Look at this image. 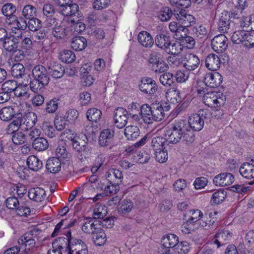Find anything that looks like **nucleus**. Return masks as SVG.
<instances>
[{
	"label": "nucleus",
	"instance_id": "f257e3e1",
	"mask_svg": "<svg viewBox=\"0 0 254 254\" xmlns=\"http://www.w3.org/2000/svg\"><path fill=\"white\" fill-rule=\"evenodd\" d=\"M166 140L172 143H177L181 139L187 144L192 143L195 140L193 131L190 129L188 122L184 120L176 121L165 128Z\"/></svg>",
	"mask_w": 254,
	"mask_h": 254
},
{
	"label": "nucleus",
	"instance_id": "f03ea898",
	"mask_svg": "<svg viewBox=\"0 0 254 254\" xmlns=\"http://www.w3.org/2000/svg\"><path fill=\"white\" fill-rule=\"evenodd\" d=\"M32 73L33 79L30 83V87L33 92L38 93L48 84L50 78L47 69L42 65L35 66Z\"/></svg>",
	"mask_w": 254,
	"mask_h": 254
},
{
	"label": "nucleus",
	"instance_id": "7ed1b4c3",
	"mask_svg": "<svg viewBox=\"0 0 254 254\" xmlns=\"http://www.w3.org/2000/svg\"><path fill=\"white\" fill-rule=\"evenodd\" d=\"M174 15L178 22L172 21L169 23V28L173 33H177L181 28L188 29V27L194 25L196 23L195 18L191 14L187 13L184 10H180L179 12L174 11Z\"/></svg>",
	"mask_w": 254,
	"mask_h": 254
},
{
	"label": "nucleus",
	"instance_id": "20e7f679",
	"mask_svg": "<svg viewBox=\"0 0 254 254\" xmlns=\"http://www.w3.org/2000/svg\"><path fill=\"white\" fill-rule=\"evenodd\" d=\"M5 23L10 28L11 35L18 39L22 38V30L27 27V22L23 17H9L5 19Z\"/></svg>",
	"mask_w": 254,
	"mask_h": 254
},
{
	"label": "nucleus",
	"instance_id": "39448f33",
	"mask_svg": "<svg viewBox=\"0 0 254 254\" xmlns=\"http://www.w3.org/2000/svg\"><path fill=\"white\" fill-rule=\"evenodd\" d=\"M66 236L67 246L65 251L67 254H88L87 247L83 241L81 240H73L70 231L67 232Z\"/></svg>",
	"mask_w": 254,
	"mask_h": 254
},
{
	"label": "nucleus",
	"instance_id": "423d86ee",
	"mask_svg": "<svg viewBox=\"0 0 254 254\" xmlns=\"http://www.w3.org/2000/svg\"><path fill=\"white\" fill-rule=\"evenodd\" d=\"M37 120V116L36 113L29 112L21 118L17 117V119L14 121L11 126H15L16 130L21 128V130L26 131L34 127Z\"/></svg>",
	"mask_w": 254,
	"mask_h": 254
},
{
	"label": "nucleus",
	"instance_id": "0eeeda50",
	"mask_svg": "<svg viewBox=\"0 0 254 254\" xmlns=\"http://www.w3.org/2000/svg\"><path fill=\"white\" fill-rule=\"evenodd\" d=\"M222 96V94L220 92H209L204 95L202 100L203 103L209 107H218L224 103V100Z\"/></svg>",
	"mask_w": 254,
	"mask_h": 254
},
{
	"label": "nucleus",
	"instance_id": "6e6552de",
	"mask_svg": "<svg viewBox=\"0 0 254 254\" xmlns=\"http://www.w3.org/2000/svg\"><path fill=\"white\" fill-rule=\"evenodd\" d=\"M36 232L35 230L30 231L23 235L18 241L19 245H24L28 250H33L37 247L36 242Z\"/></svg>",
	"mask_w": 254,
	"mask_h": 254
},
{
	"label": "nucleus",
	"instance_id": "1a4fd4ad",
	"mask_svg": "<svg viewBox=\"0 0 254 254\" xmlns=\"http://www.w3.org/2000/svg\"><path fill=\"white\" fill-rule=\"evenodd\" d=\"M228 40L224 34L215 36L211 41L212 49L216 52L221 53L225 51L228 46Z\"/></svg>",
	"mask_w": 254,
	"mask_h": 254
},
{
	"label": "nucleus",
	"instance_id": "9d476101",
	"mask_svg": "<svg viewBox=\"0 0 254 254\" xmlns=\"http://www.w3.org/2000/svg\"><path fill=\"white\" fill-rule=\"evenodd\" d=\"M180 31L174 33V37L176 40H179L182 45H185L189 49H192L195 45L194 39L188 35L189 29H186L185 28H181Z\"/></svg>",
	"mask_w": 254,
	"mask_h": 254
},
{
	"label": "nucleus",
	"instance_id": "9b49d317",
	"mask_svg": "<svg viewBox=\"0 0 254 254\" xmlns=\"http://www.w3.org/2000/svg\"><path fill=\"white\" fill-rule=\"evenodd\" d=\"M203 111H199L197 113L194 114L190 116L188 125L190 129L199 131L202 129L204 126Z\"/></svg>",
	"mask_w": 254,
	"mask_h": 254
},
{
	"label": "nucleus",
	"instance_id": "f8f14e48",
	"mask_svg": "<svg viewBox=\"0 0 254 254\" xmlns=\"http://www.w3.org/2000/svg\"><path fill=\"white\" fill-rule=\"evenodd\" d=\"M182 63L183 66L188 70H193L198 66L199 60L192 54H186L182 56Z\"/></svg>",
	"mask_w": 254,
	"mask_h": 254
},
{
	"label": "nucleus",
	"instance_id": "ddd939ff",
	"mask_svg": "<svg viewBox=\"0 0 254 254\" xmlns=\"http://www.w3.org/2000/svg\"><path fill=\"white\" fill-rule=\"evenodd\" d=\"M139 88L144 93L153 94L157 90V85L155 81L151 78L145 77L141 80Z\"/></svg>",
	"mask_w": 254,
	"mask_h": 254
},
{
	"label": "nucleus",
	"instance_id": "4468645a",
	"mask_svg": "<svg viewBox=\"0 0 254 254\" xmlns=\"http://www.w3.org/2000/svg\"><path fill=\"white\" fill-rule=\"evenodd\" d=\"M128 120L127 112L123 108H118L114 112V121L116 127L122 128L126 125Z\"/></svg>",
	"mask_w": 254,
	"mask_h": 254
},
{
	"label": "nucleus",
	"instance_id": "2eb2a0df",
	"mask_svg": "<svg viewBox=\"0 0 254 254\" xmlns=\"http://www.w3.org/2000/svg\"><path fill=\"white\" fill-rule=\"evenodd\" d=\"M222 76L218 72H209L204 77V82L207 86L215 88L219 86L222 82Z\"/></svg>",
	"mask_w": 254,
	"mask_h": 254
},
{
	"label": "nucleus",
	"instance_id": "dca6fc26",
	"mask_svg": "<svg viewBox=\"0 0 254 254\" xmlns=\"http://www.w3.org/2000/svg\"><path fill=\"white\" fill-rule=\"evenodd\" d=\"M105 178L111 185H119L122 182L123 175L120 170L111 169L106 172Z\"/></svg>",
	"mask_w": 254,
	"mask_h": 254
},
{
	"label": "nucleus",
	"instance_id": "f3484780",
	"mask_svg": "<svg viewBox=\"0 0 254 254\" xmlns=\"http://www.w3.org/2000/svg\"><path fill=\"white\" fill-rule=\"evenodd\" d=\"M234 181V177L229 173H224L216 176L213 183L218 186H226L232 184Z\"/></svg>",
	"mask_w": 254,
	"mask_h": 254
},
{
	"label": "nucleus",
	"instance_id": "a211bd4d",
	"mask_svg": "<svg viewBox=\"0 0 254 254\" xmlns=\"http://www.w3.org/2000/svg\"><path fill=\"white\" fill-rule=\"evenodd\" d=\"M190 217L189 218L203 229H205L207 226V220L203 218L202 212L199 209L189 210Z\"/></svg>",
	"mask_w": 254,
	"mask_h": 254
},
{
	"label": "nucleus",
	"instance_id": "6ab92c4d",
	"mask_svg": "<svg viewBox=\"0 0 254 254\" xmlns=\"http://www.w3.org/2000/svg\"><path fill=\"white\" fill-rule=\"evenodd\" d=\"M232 235L227 230H222L216 233L215 236L214 244L217 245V248H219L227 244L231 239Z\"/></svg>",
	"mask_w": 254,
	"mask_h": 254
},
{
	"label": "nucleus",
	"instance_id": "aec40b11",
	"mask_svg": "<svg viewBox=\"0 0 254 254\" xmlns=\"http://www.w3.org/2000/svg\"><path fill=\"white\" fill-rule=\"evenodd\" d=\"M88 139L85 134L76 136L71 142L73 148L79 152L85 151Z\"/></svg>",
	"mask_w": 254,
	"mask_h": 254
},
{
	"label": "nucleus",
	"instance_id": "412c9836",
	"mask_svg": "<svg viewBox=\"0 0 254 254\" xmlns=\"http://www.w3.org/2000/svg\"><path fill=\"white\" fill-rule=\"evenodd\" d=\"M205 64L209 70H217L220 66V59L217 55L210 54L206 58Z\"/></svg>",
	"mask_w": 254,
	"mask_h": 254
},
{
	"label": "nucleus",
	"instance_id": "4be33fe9",
	"mask_svg": "<svg viewBox=\"0 0 254 254\" xmlns=\"http://www.w3.org/2000/svg\"><path fill=\"white\" fill-rule=\"evenodd\" d=\"M29 198L36 202H43L46 200V191L42 188H32L28 191Z\"/></svg>",
	"mask_w": 254,
	"mask_h": 254
},
{
	"label": "nucleus",
	"instance_id": "5701e85b",
	"mask_svg": "<svg viewBox=\"0 0 254 254\" xmlns=\"http://www.w3.org/2000/svg\"><path fill=\"white\" fill-rule=\"evenodd\" d=\"M66 238H59L52 243V248L48 251L47 254H62V249H66Z\"/></svg>",
	"mask_w": 254,
	"mask_h": 254
},
{
	"label": "nucleus",
	"instance_id": "b1692460",
	"mask_svg": "<svg viewBox=\"0 0 254 254\" xmlns=\"http://www.w3.org/2000/svg\"><path fill=\"white\" fill-rule=\"evenodd\" d=\"M138 41L141 45L145 48H151L154 44V39L147 31H141L138 35Z\"/></svg>",
	"mask_w": 254,
	"mask_h": 254
},
{
	"label": "nucleus",
	"instance_id": "393cba45",
	"mask_svg": "<svg viewBox=\"0 0 254 254\" xmlns=\"http://www.w3.org/2000/svg\"><path fill=\"white\" fill-rule=\"evenodd\" d=\"M78 5L76 3H69L58 8L59 12L65 17H71L78 11Z\"/></svg>",
	"mask_w": 254,
	"mask_h": 254
},
{
	"label": "nucleus",
	"instance_id": "a878e982",
	"mask_svg": "<svg viewBox=\"0 0 254 254\" xmlns=\"http://www.w3.org/2000/svg\"><path fill=\"white\" fill-rule=\"evenodd\" d=\"M114 135V132L113 130L110 129L103 130L99 138V144L102 146L108 145L111 143Z\"/></svg>",
	"mask_w": 254,
	"mask_h": 254
},
{
	"label": "nucleus",
	"instance_id": "bb28decb",
	"mask_svg": "<svg viewBox=\"0 0 254 254\" xmlns=\"http://www.w3.org/2000/svg\"><path fill=\"white\" fill-rule=\"evenodd\" d=\"M10 36L6 38L3 41V47L7 51H14L17 48V44L20 42L21 38L18 39L10 34Z\"/></svg>",
	"mask_w": 254,
	"mask_h": 254
},
{
	"label": "nucleus",
	"instance_id": "cd10ccee",
	"mask_svg": "<svg viewBox=\"0 0 254 254\" xmlns=\"http://www.w3.org/2000/svg\"><path fill=\"white\" fill-rule=\"evenodd\" d=\"M239 172L241 175L246 179L254 178V166L250 163H243L240 168Z\"/></svg>",
	"mask_w": 254,
	"mask_h": 254
},
{
	"label": "nucleus",
	"instance_id": "c85d7f7f",
	"mask_svg": "<svg viewBox=\"0 0 254 254\" xmlns=\"http://www.w3.org/2000/svg\"><path fill=\"white\" fill-rule=\"evenodd\" d=\"M100 224L92 219H87L82 225V230L85 233L93 234L98 231Z\"/></svg>",
	"mask_w": 254,
	"mask_h": 254
},
{
	"label": "nucleus",
	"instance_id": "c756f323",
	"mask_svg": "<svg viewBox=\"0 0 254 254\" xmlns=\"http://www.w3.org/2000/svg\"><path fill=\"white\" fill-rule=\"evenodd\" d=\"M27 164L30 169L33 171H39L43 167V163L35 155H30L27 159Z\"/></svg>",
	"mask_w": 254,
	"mask_h": 254
},
{
	"label": "nucleus",
	"instance_id": "7c9ffc66",
	"mask_svg": "<svg viewBox=\"0 0 254 254\" xmlns=\"http://www.w3.org/2000/svg\"><path fill=\"white\" fill-rule=\"evenodd\" d=\"M13 108L11 106H6L0 110V119L3 122H9L15 118Z\"/></svg>",
	"mask_w": 254,
	"mask_h": 254
},
{
	"label": "nucleus",
	"instance_id": "2f4dec72",
	"mask_svg": "<svg viewBox=\"0 0 254 254\" xmlns=\"http://www.w3.org/2000/svg\"><path fill=\"white\" fill-rule=\"evenodd\" d=\"M61 162L59 159L55 157L50 158L47 161L46 168L50 172L56 173L61 170Z\"/></svg>",
	"mask_w": 254,
	"mask_h": 254
},
{
	"label": "nucleus",
	"instance_id": "473e14b6",
	"mask_svg": "<svg viewBox=\"0 0 254 254\" xmlns=\"http://www.w3.org/2000/svg\"><path fill=\"white\" fill-rule=\"evenodd\" d=\"M56 158L63 163L68 161L71 157L70 154L67 151L64 145H59L55 151Z\"/></svg>",
	"mask_w": 254,
	"mask_h": 254
},
{
	"label": "nucleus",
	"instance_id": "72a5a7b5",
	"mask_svg": "<svg viewBox=\"0 0 254 254\" xmlns=\"http://www.w3.org/2000/svg\"><path fill=\"white\" fill-rule=\"evenodd\" d=\"M156 45L160 48L166 51L169 44H171L169 36L165 34H160L157 35L155 39Z\"/></svg>",
	"mask_w": 254,
	"mask_h": 254
},
{
	"label": "nucleus",
	"instance_id": "f704fd0d",
	"mask_svg": "<svg viewBox=\"0 0 254 254\" xmlns=\"http://www.w3.org/2000/svg\"><path fill=\"white\" fill-rule=\"evenodd\" d=\"M144 122L148 124L154 122L151 107L147 104H144L141 106V113Z\"/></svg>",
	"mask_w": 254,
	"mask_h": 254
},
{
	"label": "nucleus",
	"instance_id": "c9c22d12",
	"mask_svg": "<svg viewBox=\"0 0 254 254\" xmlns=\"http://www.w3.org/2000/svg\"><path fill=\"white\" fill-rule=\"evenodd\" d=\"M92 235L93 240L95 245L101 246L105 244L107 241L106 235L100 227Z\"/></svg>",
	"mask_w": 254,
	"mask_h": 254
},
{
	"label": "nucleus",
	"instance_id": "e433bc0d",
	"mask_svg": "<svg viewBox=\"0 0 254 254\" xmlns=\"http://www.w3.org/2000/svg\"><path fill=\"white\" fill-rule=\"evenodd\" d=\"M230 27L229 16L226 13H222L218 22V29L220 32L225 33Z\"/></svg>",
	"mask_w": 254,
	"mask_h": 254
},
{
	"label": "nucleus",
	"instance_id": "4c0bfd02",
	"mask_svg": "<svg viewBox=\"0 0 254 254\" xmlns=\"http://www.w3.org/2000/svg\"><path fill=\"white\" fill-rule=\"evenodd\" d=\"M86 39L83 37H76L72 39L71 47L75 50L80 51L84 50L87 46Z\"/></svg>",
	"mask_w": 254,
	"mask_h": 254
},
{
	"label": "nucleus",
	"instance_id": "58836bf2",
	"mask_svg": "<svg viewBox=\"0 0 254 254\" xmlns=\"http://www.w3.org/2000/svg\"><path fill=\"white\" fill-rule=\"evenodd\" d=\"M139 134V128L136 126H128L125 129V135L128 140H134Z\"/></svg>",
	"mask_w": 254,
	"mask_h": 254
},
{
	"label": "nucleus",
	"instance_id": "ea45409f",
	"mask_svg": "<svg viewBox=\"0 0 254 254\" xmlns=\"http://www.w3.org/2000/svg\"><path fill=\"white\" fill-rule=\"evenodd\" d=\"M178 237L173 234L165 235L162 239L163 246L167 248H174L178 244Z\"/></svg>",
	"mask_w": 254,
	"mask_h": 254
},
{
	"label": "nucleus",
	"instance_id": "a19ab883",
	"mask_svg": "<svg viewBox=\"0 0 254 254\" xmlns=\"http://www.w3.org/2000/svg\"><path fill=\"white\" fill-rule=\"evenodd\" d=\"M154 121H160L164 118V110L159 103L153 104L151 107Z\"/></svg>",
	"mask_w": 254,
	"mask_h": 254
},
{
	"label": "nucleus",
	"instance_id": "79ce46f5",
	"mask_svg": "<svg viewBox=\"0 0 254 254\" xmlns=\"http://www.w3.org/2000/svg\"><path fill=\"white\" fill-rule=\"evenodd\" d=\"M166 98L168 101L174 104L181 101L180 92L179 90L170 89L166 93Z\"/></svg>",
	"mask_w": 254,
	"mask_h": 254
},
{
	"label": "nucleus",
	"instance_id": "37998d69",
	"mask_svg": "<svg viewBox=\"0 0 254 254\" xmlns=\"http://www.w3.org/2000/svg\"><path fill=\"white\" fill-rule=\"evenodd\" d=\"M102 116V112L95 108L88 109L86 112V117L88 121L97 123L100 121Z\"/></svg>",
	"mask_w": 254,
	"mask_h": 254
},
{
	"label": "nucleus",
	"instance_id": "c03bdc74",
	"mask_svg": "<svg viewBox=\"0 0 254 254\" xmlns=\"http://www.w3.org/2000/svg\"><path fill=\"white\" fill-rule=\"evenodd\" d=\"M199 227H200L198 224H196L194 221L188 218V219L182 224L181 231L183 233L187 234L197 229Z\"/></svg>",
	"mask_w": 254,
	"mask_h": 254
},
{
	"label": "nucleus",
	"instance_id": "a18cd8bd",
	"mask_svg": "<svg viewBox=\"0 0 254 254\" xmlns=\"http://www.w3.org/2000/svg\"><path fill=\"white\" fill-rule=\"evenodd\" d=\"M49 72L53 78H60L64 74V69L58 63H54L52 66L49 67Z\"/></svg>",
	"mask_w": 254,
	"mask_h": 254
},
{
	"label": "nucleus",
	"instance_id": "49530a36",
	"mask_svg": "<svg viewBox=\"0 0 254 254\" xmlns=\"http://www.w3.org/2000/svg\"><path fill=\"white\" fill-rule=\"evenodd\" d=\"M16 96L26 100L30 97L29 88L26 85H20L17 86L14 92Z\"/></svg>",
	"mask_w": 254,
	"mask_h": 254
},
{
	"label": "nucleus",
	"instance_id": "de8ad7c7",
	"mask_svg": "<svg viewBox=\"0 0 254 254\" xmlns=\"http://www.w3.org/2000/svg\"><path fill=\"white\" fill-rule=\"evenodd\" d=\"M32 146L34 149L38 151L46 150L49 147L48 141L44 137H39L32 142Z\"/></svg>",
	"mask_w": 254,
	"mask_h": 254
},
{
	"label": "nucleus",
	"instance_id": "09e8293b",
	"mask_svg": "<svg viewBox=\"0 0 254 254\" xmlns=\"http://www.w3.org/2000/svg\"><path fill=\"white\" fill-rule=\"evenodd\" d=\"M37 9L30 4L25 5L22 10V16L27 19L34 17L36 15Z\"/></svg>",
	"mask_w": 254,
	"mask_h": 254
},
{
	"label": "nucleus",
	"instance_id": "8fccbe9b",
	"mask_svg": "<svg viewBox=\"0 0 254 254\" xmlns=\"http://www.w3.org/2000/svg\"><path fill=\"white\" fill-rule=\"evenodd\" d=\"M61 21L63 27L65 29L66 35L73 33L74 20L72 17H64Z\"/></svg>",
	"mask_w": 254,
	"mask_h": 254
},
{
	"label": "nucleus",
	"instance_id": "3c124183",
	"mask_svg": "<svg viewBox=\"0 0 254 254\" xmlns=\"http://www.w3.org/2000/svg\"><path fill=\"white\" fill-rule=\"evenodd\" d=\"M107 210L106 206L98 203L95 205L93 210V216L95 219L103 218L107 214Z\"/></svg>",
	"mask_w": 254,
	"mask_h": 254
},
{
	"label": "nucleus",
	"instance_id": "603ef678",
	"mask_svg": "<svg viewBox=\"0 0 254 254\" xmlns=\"http://www.w3.org/2000/svg\"><path fill=\"white\" fill-rule=\"evenodd\" d=\"M141 108L140 105L137 103H131L128 106V112L129 115L134 120H137L139 118V115L141 113Z\"/></svg>",
	"mask_w": 254,
	"mask_h": 254
},
{
	"label": "nucleus",
	"instance_id": "864d4df0",
	"mask_svg": "<svg viewBox=\"0 0 254 254\" xmlns=\"http://www.w3.org/2000/svg\"><path fill=\"white\" fill-rule=\"evenodd\" d=\"M183 46L181 42L177 41L169 44L166 52L172 55H178L181 52Z\"/></svg>",
	"mask_w": 254,
	"mask_h": 254
},
{
	"label": "nucleus",
	"instance_id": "5fc2aeb1",
	"mask_svg": "<svg viewBox=\"0 0 254 254\" xmlns=\"http://www.w3.org/2000/svg\"><path fill=\"white\" fill-rule=\"evenodd\" d=\"M172 15V10L168 7H164L158 12L157 16L161 21H167Z\"/></svg>",
	"mask_w": 254,
	"mask_h": 254
},
{
	"label": "nucleus",
	"instance_id": "6e6d98bb",
	"mask_svg": "<svg viewBox=\"0 0 254 254\" xmlns=\"http://www.w3.org/2000/svg\"><path fill=\"white\" fill-rule=\"evenodd\" d=\"M151 70L155 73H161L167 71L168 69V65L162 60L158 61V62L151 65Z\"/></svg>",
	"mask_w": 254,
	"mask_h": 254
},
{
	"label": "nucleus",
	"instance_id": "4d7b16f0",
	"mask_svg": "<svg viewBox=\"0 0 254 254\" xmlns=\"http://www.w3.org/2000/svg\"><path fill=\"white\" fill-rule=\"evenodd\" d=\"M74 53L70 50H64L60 55V59L64 63H70L75 59Z\"/></svg>",
	"mask_w": 254,
	"mask_h": 254
},
{
	"label": "nucleus",
	"instance_id": "13d9d810",
	"mask_svg": "<svg viewBox=\"0 0 254 254\" xmlns=\"http://www.w3.org/2000/svg\"><path fill=\"white\" fill-rule=\"evenodd\" d=\"M165 138L160 136L153 137L152 139L151 147H152L154 152L156 151L161 150L164 148V143L165 142Z\"/></svg>",
	"mask_w": 254,
	"mask_h": 254
},
{
	"label": "nucleus",
	"instance_id": "bf43d9fd",
	"mask_svg": "<svg viewBox=\"0 0 254 254\" xmlns=\"http://www.w3.org/2000/svg\"><path fill=\"white\" fill-rule=\"evenodd\" d=\"M247 33V31L243 30L235 31L231 37L232 42L237 44L241 43L244 44L245 38Z\"/></svg>",
	"mask_w": 254,
	"mask_h": 254
},
{
	"label": "nucleus",
	"instance_id": "052dcab7",
	"mask_svg": "<svg viewBox=\"0 0 254 254\" xmlns=\"http://www.w3.org/2000/svg\"><path fill=\"white\" fill-rule=\"evenodd\" d=\"M226 196V192L223 190H219L213 193L211 202L213 204H218L224 200Z\"/></svg>",
	"mask_w": 254,
	"mask_h": 254
},
{
	"label": "nucleus",
	"instance_id": "680f3d73",
	"mask_svg": "<svg viewBox=\"0 0 254 254\" xmlns=\"http://www.w3.org/2000/svg\"><path fill=\"white\" fill-rule=\"evenodd\" d=\"M16 10L15 6L11 3L5 4L1 8V12L6 16V18L15 16L14 13Z\"/></svg>",
	"mask_w": 254,
	"mask_h": 254
},
{
	"label": "nucleus",
	"instance_id": "e2e57ef3",
	"mask_svg": "<svg viewBox=\"0 0 254 254\" xmlns=\"http://www.w3.org/2000/svg\"><path fill=\"white\" fill-rule=\"evenodd\" d=\"M25 72V68L22 64L17 63L14 64L11 68V74L16 78L21 77Z\"/></svg>",
	"mask_w": 254,
	"mask_h": 254
},
{
	"label": "nucleus",
	"instance_id": "0e129e2a",
	"mask_svg": "<svg viewBox=\"0 0 254 254\" xmlns=\"http://www.w3.org/2000/svg\"><path fill=\"white\" fill-rule=\"evenodd\" d=\"M52 33L54 36L57 38H60L67 35L65 31V29H64L62 24H61V21L55 24L53 28Z\"/></svg>",
	"mask_w": 254,
	"mask_h": 254
},
{
	"label": "nucleus",
	"instance_id": "69168bd1",
	"mask_svg": "<svg viewBox=\"0 0 254 254\" xmlns=\"http://www.w3.org/2000/svg\"><path fill=\"white\" fill-rule=\"evenodd\" d=\"M27 27L30 31L34 32L42 27V22L39 19L33 17L29 19Z\"/></svg>",
	"mask_w": 254,
	"mask_h": 254
},
{
	"label": "nucleus",
	"instance_id": "338daca9",
	"mask_svg": "<svg viewBox=\"0 0 254 254\" xmlns=\"http://www.w3.org/2000/svg\"><path fill=\"white\" fill-rule=\"evenodd\" d=\"M159 80L164 86H171L174 83L173 75L170 72H166L160 76Z\"/></svg>",
	"mask_w": 254,
	"mask_h": 254
},
{
	"label": "nucleus",
	"instance_id": "774afa93",
	"mask_svg": "<svg viewBox=\"0 0 254 254\" xmlns=\"http://www.w3.org/2000/svg\"><path fill=\"white\" fill-rule=\"evenodd\" d=\"M17 86V84L15 81L12 80H8L2 84V90L10 94V93L12 91L15 92Z\"/></svg>",
	"mask_w": 254,
	"mask_h": 254
}]
</instances>
